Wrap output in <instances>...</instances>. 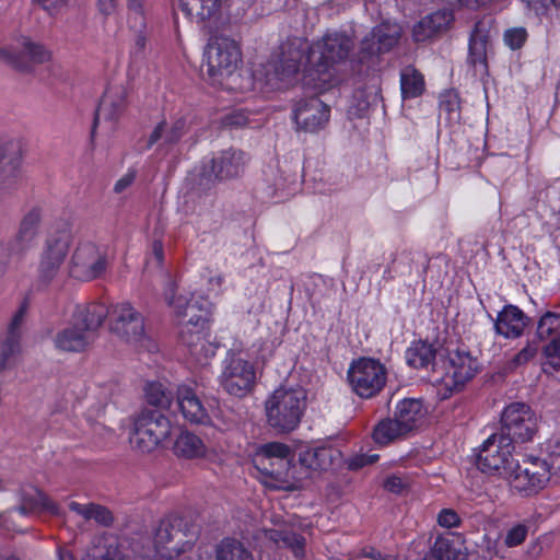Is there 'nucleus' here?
Wrapping results in <instances>:
<instances>
[{
	"label": "nucleus",
	"instance_id": "2f4dec72",
	"mask_svg": "<svg viewBox=\"0 0 560 560\" xmlns=\"http://www.w3.org/2000/svg\"><path fill=\"white\" fill-rule=\"evenodd\" d=\"M185 14L197 23L215 18L221 9V0H180Z\"/></svg>",
	"mask_w": 560,
	"mask_h": 560
},
{
	"label": "nucleus",
	"instance_id": "13d9d810",
	"mask_svg": "<svg viewBox=\"0 0 560 560\" xmlns=\"http://www.w3.org/2000/svg\"><path fill=\"white\" fill-rule=\"evenodd\" d=\"M59 560H75L73 555L68 550L59 551ZM82 560H122L120 558L115 557L114 553L107 551L102 556H96L93 553H86Z\"/></svg>",
	"mask_w": 560,
	"mask_h": 560
},
{
	"label": "nucleus",
	"instance_id": "69168bd1",
	"mask_svg": "<svg viewBox=\"0 0 560 560\" xmlns=\"http://www.w3.org/2000/svg\"><path fill=\"white\" fill-rule=\"evenodd\" d=\"M529 9L534 10L537 14H542L550 5H553L552 0H522Z\"/></svg>",
	"mask_w": 560,
	"mask_h": 560
},
{
	"label": "nucleus",
	"instance_id": "774afa93",
	"mask_svg": "<svg viewBox=\"0 0 560 560\" xmlns=\"http://www.w3.org/2000/svg\"><path fill=\"white\" fill-rule=\"evenodd\" d=\"M135 180V174L128 173L125 176H122L120 179H118L114 186V191L117 194L122 192L125 189H127Z\"/></svg>",
	"mask_w": 560,
	"mask_h": 560
},
{
	"label": "nucleus",
	"instance_id": "58836bf2",
	"mask_svg": "<svg viewBox=\"0 0 560 560\" xmlns=\"http://www.w3.org/2000/svg\"><path fill=\"white\" fill-rule=\"evenodd\" d=\"M459 557L460 552L453 541L448 537L439 536L422 560H459Z\"/></svg>",
	"mask_w": 560,
	"mask_h": 560
},
{
	"label": "nucleus",
	"instance_id": "864d4df0",
	"mask_svg": "<svg viewBox=\"0 0 560 560\" xmlns=\"http://www.w3.org/2000/svg\"><path fill=\"white\" fill-rule=\"evenodd\" d=\"M528 527L525 524H517L506 533L504 542L508 547L521 545L527 537Z\"/></svg>",
	"mask_w": 560,
	"mask_h": 560
},
{
	"label": "nucleus",
	"instance_id": "473e14b6",
	"mask_svg": "<svg viewBox=\"0 0 560 560\" xmlns=\"http://www.w3.org/2000/svg\"><path fill=\"white\" fill-rule=\"evenodd\" d=\"M174 452L185 458H198L206 455L207 447L198 435L186 431L177 436Z\"/></svg>",
	"mask_w": 560,
	"mask_h": 560
},
{
	"label": "nucleus",
	"instance_id": "5fc2aeb1",
	"mask_svg": "<svg viewBox=\"0 0 560 560\" xmlns=\"http://www.w3.org/2000/svg\"><path fill=\"white\" fill-rule=\"evenodd\" d=\"M436 522L441 527L454 528L462 524V518L453 509H442L436 517Z\"/></svg>",
	"mask_w": 560,
	"mask_h": 560
},
{
	"label": "nucleus",
	"instance_id": "bb28decb",
	"mask_svg": "<svg viewBox=\"0 0 560 560\" xmlns=\"http://www.w3.org/2000/svg\"><path fill=\"white\" fill-rule=\"evenodd\" d=\"M492 20H480L476 22L469 39L468 62L477 68H487V50L489 45V33Z\"/></svg>",
	"mask_w": 560,
	"mask_h": 560
},
{
	"label": "nucleus",
	"instance_id": "6e6552de",
	"mask_svg": "<svg viewBox=\"0 0 560 560\" xmlns=\"http://www.w3.org/2000/svg\"><path fill=\"white\" fill-rule=\"evenodd\" d=\"M514 444L501 433H493L482 444L477 455L478 468L488 474L506 477L515 464Z\"/></svg>",
	"mask_w": 560,
	"mask_h": 560
},
{
	"label": "nucleus",
	"instance_id": "7ed1b4c3",
	"mask_svg": "<svg viewBox=\"0 0 560 560\" xmlns=\"http://www.w3.org/2000/svg\"><path fill=\"white\" fill-rule=\"evenodd\" d=\"M71 229L65 223L51 233L44 245L37 267V284L47 288L60 275L71 244Z\"/></svg>",
	"mask_w": 560,
	"mask_h": 560
},
{
	"label": "nucleus",
	"instance_id": "ea45409f",
	"mask_svg": "<svg viewBox=\"0 0 560 560\" xmlns=\"http://www.w3.org/2000/svg\"><path fill=\"white\" fill-rule=\"evenodd\" d=\"M217 560H254V558L240 541L225 538L217 547Z\"/></svg>",
	"mask_w": 560,
	"mask_h": 560
},
{
	"label": "nucleus",
	"instance_id": "9d476101",
	"mask_svg": "<svg viewBox=\"0 0 560 560\" xmlns=\"http://www.w3.org/2000/svg\"><path fill=\"white\" fill-rule=\"evenodd\" d=\"M108 266L106 253L94 242H79L70 261L71 277L91 281L102 277Z\"/></svg>",
	"mask_w": 560,
	"mask_h": 560
},
{
	"label": "nucleus",
	"instance_id": "bf43d9fd",
	"mask_svg": "<svg viewBox=\"0 0 560 560\" xmlns=\"http://www.w3.org/2000/svg\"><path fill=\"white\" fill-rule=\"evenodd\" d=\"M384 488L392 493L400 494L407 488V483L404 481L402 478L393 475L388 476L385 479Z\"/></svg>",
	"mask_w": 560,
	"mask_h": 560
},
{
	"label": "nucleus",
	"instance_id": "8fccbe9b",
	"mask_svg": "<svg viewBox=\"0 0 560 560\" xmlns=\"http://www.w3.org/2000/svg\"><path fill=\"white\" fill-rule=\"evenodd\" d=\"M538 353V345L535 341L527 342V345L517 352L510 361L511 368H517L534 360Z\"/></svg>",
	"mask_w": 560,
	"mask_h": 560
},
{
	"label": "nucleus",
	"instance_id": "393cba45",
	"mask_svg": "<svg viewBox=\"0 0 560 560\" xmlns=\"http://www.w3.org/2000/svg\"><path fill=\"white\" fill-rule=\"evenodd\" d=\"M95 338L91 336L84 328L74 320L58 331L54 338L55 347L63 352H82L85 351Z\"/></svg>",
	"mask_w": 560,
	"mask_h": 560
},
{
	"label": "nucleus",
	"instance_id": "a18cd8bd",
	"mask_svg": "<svg viewBox=\"0 0 560 560\" xmlns=\"http://www.w3.org/2000/svg\"><path fill=\"white\" fill-rule=\"evenodd\" d=\"M20 350V341L13 337H4L0 341V372L10 368Z\"/></svg>",
	"mask_w": 560,
	"mask_h": 560
},
{
	"label": "nucleus",
	"instance_id": "a19ab883",
	"mask_svg": "<svg viewBox=\"0 0 560 560\" xmlns=\"http://www.w3.org/2000/svg\"><path fill=\"white\" fill-rule=\"evenodd\" d=\"M371 33L375 38H377L383 51L388 52L397 45L401 35V30L397 24L382 23L375 26Z\"/></svg>",
	"mask_w": 560,
	"mask_h": 560
},
{
	"label": "nucleus",
	"instance_id": "a211bd4d",
	"mask_svg": "<svg viewBox=\"0 0 560 560\" xmlns=\"http://www.w3.org/2000/svg\"><path fill=\"white\" fill-rule=\"evenodd\" d=\"M330 108L317 96L300 100L293 109V119L298 129L315 132L326 126Z\"/></svg>",
	"mask_w": 560,
	"mask_h": 560
},
{
	"label": "nucleus",
	"instance_id": "423d86ee",
	"mask_svg": "<svg viewBox=\"0 0 560 560\" xmlns=\"http://www.w3.org/2000/svg\"><path fill=\"white\" fill-rule=\"evenodd\" d=\"M505 478L514 491L529 497L546 487L550 479V467L547 460L528 456L523 458L522 463L516 460Z\"/></svg>",
	"mask_w": 560,
	"mask_h": 560
},
{
	"label": "nucleus",
	"instance_id": "1a4fd4ad",
	"mask_svg": "<svg viewBox=\"0 0 560 560\" xmlns=\"http://www.w3.org/2000/svg\"><path fill=\"white\" fill-rule=\"evenodd\" d=\"M291 448L281 442H271L261 446L258 460L262 466L261 471L269 475L279 489L294 491L299 489V483L294 480L290 471Z\"/></svg>",
	"mask_w": 560,
	"mask_h": 560
},
{
	"label": "nucleus",
	"instance_id": "4c0bfd02",
	"mask_svg": "<svg viewBox=\"0 0 560 560\" xmlns=\"http://www.w3.org/2000/svg\"><path fill=\"white\" fill-rule=\"evenodd\" d=\"M400 89L404 98L420 96L424 91L423 75L412 67L405 68L400 73Z\"/></svg>",
	"mask_w": 560,
	"mask_h": 560
},
{
	"label": "nucleus",
	"instance_id": "5701e85b",
	"mask_svg": "<svg viewBox=\"0 0 560 560\" xmlns=\"http://www.w3.org/2000/svg\"><path fill=\"white\" fill-rule=\"evenodd\" d=\"M176 402L184 417L190 423L206 424L210 416L194 388L180 385L176 390Z\"/></svg>",
	"mask_w": 560,
	"mask_h": 560
},
{
	"label": "nucleus",
	"instance_id": "ddd939ff",
	"mask_svg": "<svg viewBox=\"0 0 560 560\" xmlns=\"http://www.w3.org/2000/svg\"><path fill=\"white\" fill-rule=\"evenodd\" d=\"M255 378V369L248 361L234 353L226 358L220 382L230 395L245 396L252 390Z\"/></svg>",
	"mask_w": 560,
	"mask_h": 560
},
{
	"label": "nucleus",
	"instance_id": "4d7b16f0",
	"mask_svg": "<svg viewBox=\"0 0 560 560\" xmlns=\"http://www.w3.org/2000/svg\"><path fill=\"white\" fill-rule=\"evenodd\" d=\"M248 124V118L243 112H233L222 118V125L226 128H241Z\"/></svg>",
	"mask_w": 560,
	"mask_h": 560
},
{
	"label": "nucleus",
	"instance_id": "7c9ffc66",
	"mask_svg": "<svg viewBox=\"0 0 560 560\" xmlns=\"http://www.w3.org/2000/svg\"><path fill=\"white\" fill-rule=\"evenodd\" d=\"M182 520L176 517H165L160 521L154 534V545L159 552L162 553L161 559L171 558L172 551H177L175 547H170L179 534Z\"/></svg>",
	"mask_w": 560,
	"mask_h": 560
},
{
	"label": "nucleus",
	"instance_id": "4468645a",
	"mask_svg": "<svg viewBox=\"0 0 560 560\" xmlns=\"http://www.w3.org/2000/svg\"><path fill=\"white\" fill-rule=\"evenodd\" d=\"M24 144L20 138L0 141V189L11 190L21 183Z\"/></svg>",
	"mask_w": 560,
	"mask_h": 560
},
{
	"label": "nucleus",
	"instance_id": "c03bdc74",
	"mask_svg": "<svg viewBox=\"0 0 560 560\" xmlns=\"http://www.w3.org/2000/svg\"><path fill=\"white\" fill-rule=\"evenodd\" d=\"M382 54H385V51H383V48L381 47V45L377 42V38H375L373 36V34L370 33L362 39V42L360 44L358 58H359L360 62L369 63V62H373Z\"/></svg>",
	"mask_w": 560,
	"mask_h": 560
},
{
	"label": "nucleus",
	"instance_id": "e2e57ef3",
	"mask_svg": "<svg viewBox=\"0 0 560 560\" xmlns=\"http://www.w3.org/2000/svg\"><path fill=\"white\" fill-rule=\"evenodd\" d=\"M92 506H94V503L81 504L74 501L69 503V509L72 512L77 513L78 515L82 516L86 521L91 520L93 511Z\"/></svg>",
	"mask_w": 560,
	"mask_h": 560
},
{
	"label": "nucleus",
	"instance_id": "de8ad7c7",
	"mask_svg": "<svg viewBox=\"0 0 560 560\" xmlns=\"http://www.w3.org/2000/svg\"><path fill=\"white\" fill-rule=\"evenodd\" d=\"M545 364L555 373H560V334L553 337L542 349Z\"/></svg>",
	"mask_w": 560,
	"mask_h": 560
},
{
	"label": "nucleus",
	"instance_id": "f8f14e48",
	"mask_svg": "<svg viewBox=\"0 0 560 560\" xmlns=\"http://www.w3.org/2000/svg\"><path fill=\"white\" fill-rule=\"evenodd\" d=\"M19 506L0 513V527L14 530L11 524L12 514L18 511L22 515H30L39 512H48L52 515L59 514V506L44 491L33 485H23L18 491Z\"/></svg>",
	"mask_w": 560,
	"mask_h": 560
},
{
	"label": "nucleus",
	"instance_id": "f704fd0d",
	"mask_svg": "<svg viewBox=\"0 0 560 560\" xmlns=\"http://www.w3.org/2000/svg\"><path fill=\"white\" fill-rule=\"evenodd\" d=\"M435 350L433 347L424 341L413 342L407 350V362L416 369L428 368L432 364L433 370H436L438 363L434 362Z\"/></svg>",
	"mask_w": 560,
	"mask_h": 560
},
{
	"label": "nucleus",
	"instance_id": "0eeeda50",
	"mask_svg": "<svg viewBox=\"0 0 560 560\" xmlns=\"http://www.w3.org/2000/svg\"><path fill=\"white\" fill-rule=\"evenodd\" d=\"M539 430V417L524 402L508 405L501 416V434L510 442L526 443L533 440Z\"/></svg>",
	"mask_w": 560,
	"mask_h": 560
},
{
	"label": "nucleus",
	"instance_id": "2eb2a0df",
	"mask_svg": "<svg viewBox=\"0 0 560 560\" xmlns=\"http://www.w3.org/2000/svg\"><path fill=\"white\" fill-rule=\"evenodd\" d=\"M51 54L42 44L24 37L19 50L0 47V61L22 72H31L35 66L50 60Z\"/></svg>",
	"mask_w": 560,
	"mask_h": 560
},
{
	"label": "nucleus",
	"instance_id": "3c124183",
	"mask_svg": "<svg viewBox=\"0 0 560 560\" xmlns=\"http://www.w3.org/2000/svg\"><path fill=\"white\" fill-rule=\"evenodd\" d=\"M26 304L23 303L14 313L9 326L5 337H13L14 339L20 341L21 337V327L23 325L25 315H26Z\"/></svg>",
	"mask_w": 560,
	"mask_h": 560
},
{
	"label": "nucleus",
	"instance_id": "dca6fc26",
	"mask_svg": "<svg viewBox=\"0 0 560 560\" xmlns=\"http://www.w3.org/2000/svg\"><path fill=\"white\" fill-rule=\"evenodd\" d=\"M208 326H191L182 324L179 328V341L186 347L191 360L200 366H206L215 355L218 346L209 340Z\"/></svg>",
	"mask_w": 560,
	"mask_h": 560
},
{
	"label": "nucleus",
	"instance_id": "49530a36",
	"mask_svg": "<svg viewBox=\"0 0 560 560\" xmlns=\"http://www.w3.org/2000/svg\"><path fill=\"white\" fill-rule=\"evenodd\" d=\"M179 325L191 324V326H208V311L201 305L199 301L194 303L185 310V314L179 317Z\"/></svg>",
	"mask_w": 560,
	"mask_h": 560
},
{
	"label": "nucleus",
	"instance_id": "cd10ccee",
	"mask_svg": "<svg viewBox=\"0 0 560 560\" xmlns=\"http://www.w3.org/2000/svg\"><path fill=\"white\" fill-rule=\"evenodd\" d=\"M108 315L110 313L104 303L91 302L77 307L73 320L96 339L97 330Z\"/></svg>",
	"mask_w": 560,
	"mask_h": 560
},
{
	"label": "nucleus",
	"instance_id": "e433bc0d",
	"mask_svg": "<svg viewBox=\"0 0 560 560\" xmlns=\"http://www.w3.org/2000/svg\"><path fill=\"white\" fill-rule=\"evenodd\" d=\"M408 431L394 418L381 420L373 430V439L377 444L386 445L406 435Z\"/></svg>",
	"mask_w": 560,
	"mask_h": 560
},
{
	"label": "nucleus",
	"instance_id": "412c9836",
	"mask_svg": "<svg viewBox=\"0 0 560 560\" xmlns=\"http://www.w3.org/2000/svg\"><path fill=\"white\" fill-rule=\"evenodd\" d=\"M442 368L446 371L435 381L443 382L446 386L459 389L471 380L477 372V361L466 352L455 351L450 353L447 361H442Z\"/></svg>",
	"mask_w": 560,
	"mask_h": 560
},
{
	"label": "nucleus",
	"instance_id": "9b49d317",
	"mask_svg": "<svg viewBox=\"0 0 560 560\" xmlns=\"http://www.w3.org/2000/svg\"><path fill=\"white\" fill-rule=\"evenodd\" d=\"M109 330L124 342L139 345L145 338L144 317L129 303L117 304L109 315Z\"/></svg>",
	"mask_w": 560,
	"mask_h": 560
},
{
	"label": "nucleus",
	"instance_id": "680f3d73",
	"mask_svg": "<svg viewBox=\"0 0 560 560\" xmlns=\"http://www.w3.org/2000/svg\"><path fill=\"white\" fill-rule=\"evenodd\" d=\"M440 108L442 110L447 112L448 114L458 112L459 110V102H458L457 95H455L453 93L445 94L440 103Z\"/></svg>",
	"mask_w": 560,
	"mask_h": 560
},
{
	"label": "nucleus",
	"instance_id": "603ef678",
	"mask_svg": "<svg viewBox=\"0 0 560 560\" xmlns=\"http://www.w3.org/2000/svg\"><path fill=\"white\" fill-rule=\"evenodd\" d=\"M192 295L188 298L187 294L174 292L171 298H168V304L173 307L174 313L177 318H179L183 314H185V310L194 303Z\"/></svg>",
	"mask_w": 560,
	"mask_h": 560
},
{
	"label": "nucleus",
	"instance_id": "f03ea898",
	"mask_svg": "<svg viewBox=\"0 0 560 560\" xmlns=\"http://www.w3.org/2000/svg\"><path fill=\"white\" fill-rule=\"evenodd\" d=\"M171 422L159 410L143 409L133 419L129 443L140 453L154 451L171 434Z\"/></svg>",
	"mask_w": 560,
	"mask_h": 560
},
{
	"label": "nucleus",
	"instance_id": "6ab92c4d",
	"mask_svg": "<svg viewBox=\"0 0 560 560\" xmlns=\"http://www.w3.org/2000/svg\"><path fill=\"white\" fill-rule=\"evenodd\" d=\"M245 163L244 152L228 149L202 166L201 176L208 182L236 177L244 171Z\"/></svg>",
	"mask_w": 560,
	"mask_h": 560
},
{
	"label": "nucleus",
	"instance_id": "39448f33",
	"mask_svg": "<svg viewBox=\"0 0 560 560\" xmlns=\"http://www.w3.org/2000/svg\"><path fill=\"white\" fill-rule=\"evenodd\" d=\"M206 58L208 77L218 83L232 75L243 61L238 43L226 36H217L208 44Z\"/></svg>",
	"mask_w": 560,
	"mask_h": 560
},
{
	"label": "nucleus",
	"instance_id": "c85d7f7f",
	"mask_svg": "<svg viewBox=\"0 0 560 560\" xmlns=\"http://www.w3.org/2000/svg\"><path fill=\"white\" fill-rule=\"evenodd\" d=\"M341 459V453L331 446L310 448L300 455L302 466L314 471H327Z\"/></svg>",
	"mask_w": 560,
	"mask_h": 560
},
{
	"label": "nucleus",
	"instance_id": "f3484780",
	"mask_svg": "<svg viewBox=\"0 0 560 560\" xmlns=\"http://www.w3.org/2000/svg\"><path fill=\"white\" fill-rule=\"evenodd\" d=\"M127 95L128 93L124 85H113L106 89L100 101L93 119L91 129L92 139L95 136V131L101 119L109 124L110 129L116 128L117 122L127 108Z\"/></svg>",
	"mask_w": 560,
	"mask_h": 560
},
{
	"label": "nucleus",
	"instance_id": "c756f323",
	"mask_svg": "<svg viewBox=\"0 0 560 560\" xmlns=\"http://www.w3.org/2000/svg\"><path fill=\"white\" fill-rule=\"evenodd\" d=\"M186 132L187 121L184 117L174 120L172 124H168L166 120H162L155 126L149 136L147 147L151 148L159 141H162L163 145H174Z\"/></svg>",
	"mask_w": 560,
	"mask_h": 560
},
{
	"label": "nucleus",
	"instance_id": "72a5a7b5",
	"mask_svg": "<svg viewBox=\"0 0 560 560\" xmlns=\"http://www.w3.org/2000/svg\"><path fill=\"white\" fill-rule=\"evenodd\" d=\"M265 538L279 547L290 548L295 557H301L304 551L305 539L290 529H265Z\"/></svg>",
	"mask_w": 560,
	"mask_h": 560
},
{
	"label": "nucleus",
	"instance_id": "09e8293b",
	"mask_svg": "<svg viewBox=\"0 0 560 560\" xmlns=\"http://www.w3.org/2000/svg\"><path fill=\"white\" fill-rule=\"evenodd\" d=\"M528 33L525 27H512L504 32L503 39L512 50L521 49L526 43Z\"/></svg>",
	"mask_w": 560,
	"mask_h": 560
},
{
	"label": "nucleus",
	"instance_id": "b1692460",
	"mask_svg": "<svg viewBox=\"0 0 560 560\" xmlns=\"http://www.w3.org/2000/svg\"><path fill=\"white\" fill-rule=\"evenodd\" d=\"M453 20V12L446 9L428 14L413 26V39L418 43L431 39L446 32Z\"/></svg>",
	"mask_w": 560,
	"mask_h": 560
},
{
	"label": "nucleus",
	"instance_id": "4be33fe9",
	"mask_svg": "<svg viewBox=\"0 0 560 560\" xmlns=\"http://www.w3.org/2000/svg\"><path fill=\"white\" fill-rule=\"evenodd\" d=\"M40 219L42 215L38 209L30 210L21 220L14 237L7 241L4 240L11 259L22 256L28 248L30 244L37 235Z\"/></svg>",
	"mask_w": 560,
	"mask_h": 560
},
{
	"label": "nucleus",
	"instance_id": "0e129e2a",
	"mask_svg": "<svg viewBox=\"0 0 560 560\" xmlns=\"http://www.w3.org/2000/svg\"><path fill=\"white\" fill-rule=\"evenodd\" d=\"M66 1L67 0H32L34 4H37L49 14H54L58 9L66 4Z\"/></svg>",
	"mask_w": 560,
	"mask_h": 560
},
{
	"label": "nucleus",
	"instance_id": "37998d69",
	"mask_svg": "<svg viewBox=\"0 0 560 560\" xmlns=\"http://www.w3.org/2000/svg\"><path fill=\"white\" fill-rule=\"evenodd\" d=\"M560 330V312L548 311L539 318L536 334L539 340H546Z\"/></svg>",
	"mask_w": 560,
	"mask_h": 560
},
{
	"label": "nucleus",
	"instance_id": "338daca9",
	"mask_svg": "<svg viewBox=\"0 0 560 560\" xmlns=\"http://www.w3.org/2000/svg\"><path fill=\"white\" fill-rule=\"evenodd\" d=\"M9 249L5 247L4 240H0V275H3L11 265Z\"/></svg>",
	"mask_w": 560,
	"mask_h": 560
},
{
	"label": "nucleus",
	"instance_id": "052dcab7",
	"mask_svg": "<svg viewBox=\"0 0 560 560\" xmlns=\"http://www.w3.org/2000/svg\"><path fill=\"white\" fill-rule=\"evenodd\" d=\"M362 556L372 560H398L394 553L383 552L374 547H366L362 550Z\"/></svg>",
	"mask_w": 560,
	"mask_h": 560
},
{
	"label": "nucleus",
	"instance_id": "c9c22d12",
	"mask_svg": "<svg viewBox=\"0 0 560 560\" xmlns=\"http://www.w3.org/2000/svg\"><path fill=\"white\" fill-rule=\"evenodd\" d=\"M422 416V404L417 399H404L397 406L394 417L410 432Z\"/></svg>",
	"mask_w": 560,
	"mask_h": 560
},
{
	"label": "nucleus",
	"instance_id": "20e7f679",
	"mask_svg": "<svg viewBox=\"0 0 560 560\" xmlns=\"http://www.w3.org/2000/svg\"><path fill=\"white\" fill-rule=\"evenodd\" d=\"M347 380L355 395L363 399H371L385 387L387 369L380 360L360 358L350 364Z\"/></svg>",
	"mask_w": 560,
	"mask_h": 560
},
{
	"label": "nucleus",
	"instance_id": "f257e3e1",
	"mask_svg": "<svg viewBox=\"0 0 560 560\" xmlns=\"http://www.w3.org/2000/svg\"><path fill=\"white\" fill-rule=\"evenodd\" d=\"M305 408L304 389L279 387L265 401L267 423L278 433H290L299 427Z\"/></svg>",
	"mask_w": 560,
	"mask_h": 560
},
{
	"label": "nucleus",
	"instance_id": "79ce46f5",
	"mask_svg": "<svg viewBox=\"0 0 560 560\" xmlns=\"http://www.w3.org/2000/svg\"><path fill=\"white\" fill-rule=\"evenodd\" d=\"M145 398L149 405L159 409H168L173 395L161 383H150L145 387Z\"/></svg>",
	"mask_w": 560,
	"mask_h": 560
},
{
	"label": "nucleus",
	"instance_id": "a878e982",
	"mask_svg": "<svg viewBox=\"0 0 560 560\" xmlns=\"http://www.w3.org/2000/svg\"><path fill=\"white\" fill-rule=\"evenodd\" d=\"M529 318L517 306L509 304L498 314L494 322L495 332L505 338H517L523 335Z\"/></svg>",
	"mask_w": 560,
	"mask_h": 560
},
{
	"label": "nucleus",
	"instance_id": "6e6d98bb",
	"mask_svg": "<svg viewBox=\"0 0 560 560\" xmlns=\"http://www.w3.org/2000/svg\"><path fill=\"white\" fill-rule=\"evenodd\" d=\"M92 509L93 511L91 520H94L100 525L106 527L113 524L114 517L107 508L94 503V506H92Z\"/></svg>",
	"mask_w": 560,
	"mask_h": 560
},
{
	"label": "nucleus",
	"instance_id": "aec40b11",
	"mask_svg": "<svg viewBox=\"0 0 560 560\" xmlns=\"http://www.w3.org/2000/svg\"><path fill=\"white\" fill-rule=\"evenodd\" d=\"M316 47L320 54L318 70L327 71L348 59L353 48V42L348 35L336 32L325 35Z\"/></svg>",
	"mask_w": 560,
	"mask_h": 560
}]
</instances>
